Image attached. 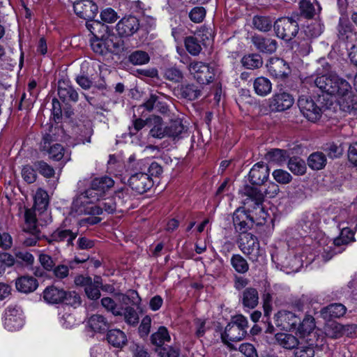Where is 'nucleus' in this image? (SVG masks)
I'll use <instances>...</instances> for the list:
<instances>
[{
  "instance_id": "53",
  "label": "nucleus",
  "mask_w": 357,
  "mask_h": 357,
  "mask_svg": "<svg viewBox=\"0 0 357 357\" xmlns=\"http://www.w3.org/2000/svg\"><path fill=\"white\" fill-rule=\"evenodd\" d=\"M164 77L165 79L173 82H180L183 78L182 72L175 67L166 69Z\"/></svg>"
},
{
  "instance_id": "4",
  "label": "nucleus",
  "mask_w": 357,
  "mask_h": 357,
  "mask_svg": "<svg viewBox=\"0 0 357 357\" xmlns=\"http://www.w3.org/2000/svg\"><path fill=\"white\" fill-rule=\"evenodd\" d=\"M248 328V321L246 317L242 314L234 316L221 334L222 342L229 344L230 342L242 340L247 334Z\"/></svg>"
},
{
  "instance_id": "2",
  "label": "nucleus",
  "mask_w": 357,
  "mask_h": 357,
  "mask_svg": "<svg viewBox=\"0 0 357 357\" xmlns=\"http://www.w3.org/2000/svg\"><path fill=\"white\" fill-rule=\"evenodd\" d=\"M280 188L278 184L271 182L268 184L264 193L261 192L257 188L247 185L244 188V195L247 198L244 200V204L252 207L253 210H259L260 213H264L262 204L264 195L269 198H273L279 193Z\"/></svg>"
},
{
  "instance_id": "32",
  "label": "nucleus",
  "mask_w": 357,
  "mask_h": 357,
  "mask_svg": "<svg viewBox=\"0 0 357 357\" xmlns=\"http://www.w3.org/2000/svg\"><path fill=\"white\" fill-rule=\"evenodd\" d=\"M77 236V233H74L70 229H58L52 234L51 241L56 242L66 241L67 245H73V242Z\"/></svg>"
},
{
  "instance_id": "57",
  "label": "nucleus",
  "mask_w": 357,
  "mask_h": 357,
  "mask_svg": "<svg viewBox=\"0 0 357 357\" xmlns=\"http://www.w3.org/2000/svg\"><path fill=\"white\" fill-rule=\"evenodd\" d=\"M272 174L274 179L281 184H287L292 179L291 174L283 169L274 170Z\"/></svg>"
},
{
  "instance_id": "33",
  "label": "nucleus",
  "mask_w": 357,
  "mask_h": 357,
  "mask_svg": "<svg viewBox=\"0 0 357 357\" xmlns=\"http://www.w3.org/2000/svg\"><path fill=\"white\" fill-rule=\"evenodd\" d=\"M350 242H345L344 238H342L341 234L337 238H335L333 241L334 248L332 249L331 247H327L326 248H324L323 252H321V257L324 261H327L330 260L333 256L338 252H340L341 250H335L336 248H339L341 245H345L349 243Z\"/></svg>"
},
{
  "instance_id": "61",
  "label": "nucleus",
  "mask_w": 357,
  "mask_h": 357,
  "mask_svg": "<svg viewBox=\"0 0 357 357\" xmlns=\"http://www.w3.org/2000/svg\"><path fill=\"white\" fill-rule=\"evenodd\" d=\"M151 319L149 316L146 315L145 316L139 325V333L141 337H144L148 336V335L150 333L151 329Z\"/></svg>"
},
{
  "instance_id": "14",
  "label": "nucleus",
  "mask_w": 357,
  "mask_h": 357,
  "mask_svg": "<svg viewBox=\"0 0 357 357\" xmlns=\"http://www.w3.org/2000/svg\"><path fill=\"white\" fill-rule=\"evenodd\" d=\"M128 182L129 186L139 194L147 192L153 185L151 176L143 172H137L131 175Z\"/></svg>"
},
{
  "instance_id": "20",
  "label": "nucleus",
  "mask_w": 357,
  "mask_h": 357,
  "mask_svg": "<svg viewBox=\"0 0 357 357\" xmlns=\"http://www.w3.org/2000/svg\"><path fill=\"white\" fill-rule=\"evenodd\" d=\"M269 168L263 162L256 163L249 172L250 181L254 185L263 184L269 176Z\"/></svg>"
},
{
  "instance_id": "64",
  "label": "nucleus",
  "mask_w": 357,
  "mask_h": 357,
  "mask_svg": "<svg viewBox=\"0 0 357 357\" xmlns=\"http://www.w3.org/2000/svg\"><path fill=\"white\" fill-rule=\"evenodd\" d=\"M300 8L307 17H312L314 15V7L309 0H302L300 2Z\"/></svg>"
},
{
  "instance_id": "29",
  "label": "nucleus",
  "mask_w": 357,
  "mask_h": 357,
  "mask_svg": "<svg viewBox=\"0 0 357 357\" xmlns=\"http://www.w3.org/2000/svg\"><path fill=\"white\" fill-rule=\"evenodd\" d=\"M107 340L109 344L116 348L123 347L127 342L126 334L119 329L108 331Z\"/></svg>"
},
{
  "instance_id": "52",
  "label": "nucleus",
  "mask_w": 357,
  "mask_h": 357,
  "mask_svg": "<svg viewBox=\"0 0 357 357\" xmlns=\"http://www.w3.org/2000/svg\"><path fill=\"white\" fill-rule=\"evenodd\" d=\"M117 203L116 200H114L112 197H108L100 201L98 205H96V207H100L101 210V214L105 211L108 213H112L116 211Z\"/></svg>"
},
{
  "instance_id": "49",
  "label": "nucleus",
  "mask_w": 357,
  "mask_h": 357,
  "mask_svg": "<svg viewBox=\"0 0 357 357\" xmlns=\"http://www.w3.org/2000/svg\"><path fill=\"white\" fill-rule=\"evenodd\" d=\"M49 204V198L47 192L43 189H38L34 196V205L39 210L47 208Z\"/></svg>"
},
{
  "instance_id": "15",
  "label": "nucleus",
  "mask_w": 357,
  "mask_h": 357,
  "mask_svg": "<svg viewBox=\"0 0 357 357\" xmlns=\"http://www.w3.org/2000/svg\"><path fill=\"white\" fill-rule=\"evenodd\" d=\"M114 181L108 176H103L94 178L89 188L87 189V194L93 197L96 200L99 201L100 198L111 188Z\"/></svg>"
},
{
  "instance_id": "44",
  "label": "nucleus",
  "mask_w": 357,
  "mask_h": 357,
  "mask_svg": "<svg viewBox=\"0 0 357 357\" xmlns=\"http://www.w3.org/2000/svg\"><path fill=\"white\" fill-rule=\"evenodd\" d=\"M253 26L262 32L270 31L273 26L272 21L268 17L256 15L252 19Z\"/></svg>"
},
{
  "instance_id": "62",
  "label": "nucleus",
  "mask_w": 357,
  "mask_h": 357,
  "mask_svg": "<svg viewBox=\"0 0 357 357\" xmlns=\"http://www.w3.org/2000/svg\"><path fill=\"white\" fill-rule=\"evenodd\" d=\"M130 351L132 357H150L146 349L141 344L133 343L130 346Z\"/></svg>"
},
{
  "instance_id": "21",
  "label": "nucleus",
  "mask_w": 357,
  "mask_h": 357,
  "mask_svg": "<svg viewBox=\"0 0 357 357\" xmlns=\"http://www.w3.org/2000/svg\"><path fill=\"white\" fill-rule=\"evenodd\" d=\"M58 96L63 102H77L78 93L68 80L58 82Z\"/></svg>"
},
{
  "instance_id": "13",
  "label": "nucleus",
  "mask_w": 357,
  "mask_h": 357,
  "mask_svg": "<svg viewBox=\"0 0 357 357\" xmlns=\"http://www.w3.org/2000/svg\"><path fill=\"white\" fill-rule=\"evenodd\" d=\"M275 325L282 330L296 329L301 318L296 314L288 310H280L274 317Z\"/></svg>"
},
{
  "instance_id": "56",
  "label": "nucleus",
  "mask_w": 357,
  "mask_h": 357,
  "mask_svg": "<svg viewBox=\"0 0 357 357\" xmlns=\"http://www.w3.org/2000/svg\"><path fill=\"white\" fill-rule=\"evenodd\" d=\"M124 319L127 324L132 326H135L139 322V317L136 310L131 307H127L123 312Z\"/></svg>"
},
{
  "instance_id": "7",
  "label": "nucleus",
  "mask_w": 357,
  "mask_h": 357,
  "mask_svg": "<svg viewBox=\"0 0 357 357\" xmlns=\"http://www.w3.org/2000/svg\"><path fill=\"white\" fill-rule=\"evenodd\" d=\"M273 28L276 36L286 41L291 40L298 32V22L292 17L279 18L274 23Z\"/></svg>"
},
{
  "instance_id": "50",
  "label": "nucleus",
  "mask_w": 357,
  "mask_h": 357,
  "mask_svg": "<svg viewBox=\"0 0 357 357\" xmlns=\"http://www.w3.org/2000/svg\"><path fill=\"white\" fill-rule=\"evenodd\" d=\"M149 54L141 50H137L132 52L129 56V61L133 65H144L149 61Z\"/></svg>"
},
{
  "instance_id": "26",
  "label": "nucleus",
  "mask_w": 357,
  "mask_h": 357,
  "mask_svg": "<svg viewBox=\"0 0 357 357\" xmlns=\"http://www.w3.org/2000/svg\"><path fill=\"white\" fill-rule=\"evenodd\" d=\"M15 287L18 291L29 294L34 291L38 287L37 280L32 276H22L16 280Z\"/></svg>"
},
{
  "instance_id": "19",
  "label": "nucleus",
  "mask_w": 357,
  "mask_h": 357,
  "mask_svg": "<svg viewBox=\"0 0 357 357\" xmlns=\"http://www.w3.org/2000/svg\"><path fill=\"white\" fill-rule=\"evenodd\" d=\"M75 13L84 19H90L96 16L98 13V6L91 0L78 1L73 3Z\"/></svg>"
},
{
  "instance_id": "12",
  "label": "nucleus",
  "mask_w": 357,
  "mask_h": 357,
  "mask_svg": "<svg viewBox=\"0 0 357 357\" xmlns=\"http://www.w3.org/2000/svg\"><path fill=\"white\" fill-rule=\"evenodd\" d=\"M139 28V22L132 15L125 16L116 24V31L121 38H126L135 34Z\"/></svg>"
},
{
  "instance_id": "46",
  "label": "nucleus",
  "mask_w": 357,
  "mask_h": 357,
  "mask_svg": "<svg viewBox=\"0 0 357 357\" xmlns=\"http://www.w3.org/2000/svg\"><path fill=\"white\" fill-rule=\"evenodd\" d=\"M187 51L192 56H197L202 51L199 40L195 36H188L184 40Z\"/></svg>"
},
{
  "instance_id": "9",
  "label": "nucleus",
  "mask_w": 357,
  "mask_h": 357,
  "mask_svg": "<svg viewBox=\"0 0 357 357\" xmlns=\"http://www.w3.org/2000/svg\"><path fill=\"white\" fill-rule=\"evenodd\" d=\"M298 106L303 115L310 121L316 122L323 113L322 107L310 96H301L298 100Z\"/></svg>"
},
{
  "instance_id": "59",
  "label": "nucleus",
  "mask_w": 357,
  "mask_h": 357,
  "mask_svg": "<svg viewBox=\"0 0 357 357\" xmlns=\"http://www.w3.org/2000/svg\"><path fill=\"white\" fill-rule=\"evenodd\" d=\"M206 15V10L203 7H195L189 13V17L195 23L203 21Z\"/></svg>"
},
{
  "instance_id": "10",
  "label": "nucleus",
  "mask_w": 357,
  "mask_h": 357,
  "mask_svg": "<svg viewBox=\"0 0 357 357\" xmlns=\"http://www.w3.org/2000/svg\"><path fill=\"white\" fill-rule=\"evenodd\" d=\"M232 220L235 230L241 234L247 233L254 224V219L250 214V208L247 211L243 207L235 210Z\"/></svg>"
},
{
  "instance_id": "23",
  "label": "nucleus",
  "mask_w": 357,
  "mask_h": 357,
  "mask_svg": "<svg viewBox=\"0 0 357 357\" xmlns=\"http://www.w3.org/2000/svg\"><path fill=\"white\" fill-rule=\"evenodd\" d=\"M163 98H166V96L160 93L151 94L149 98L142 106L149 112L155 109L161 114H166L169 109L167 105L162 100Z\"/></svg>"
},
{
  "instance_id": "3",
  "label": "nucleus",
  "mask_w": 357,
  "mask_h": 357,
  "mask_svg": "<svg viewBox=\"0 0 357 357\" xmlns=\"http://www.w3.org/2000/svg\"><path fill=\"white\" fill-rule=\"evenodd\" d=\"M43 297L50 304L65 303L75 306L81 302L79 294L75 291H66L54 285L47 287L43 292Z\"/></svg>"
},
{
  "instance_id": "31",
  "label": "nucleus",
  "mask_w": 357,
  "mask_h": 357,
  "mask_svg": "<svg viewBox=\"0 0 357 357\" xmlns=\"http://www.w3.org/2000/svg\"><path fill=\"white\" fill-rule=\"evenodd\" d=\"M259 301L258 291L252 287L246 288L242 294V303L244 307L253 309L257 304Z\"/></svg>"
},
{
  "instance_id": "8",
  "label": "nucleus",
  "mask_w": 357,
  "mask_h": 357,
  "mask_svg": "<svg viewBox=\"0 0 357 357\" xmlns=\"http://www.w3.org/2000/svg\"><path fill=\"white\" fill-rule=\"evenodd\" d=\"M240 250L252 261H257L262 255L257 238L250 233L241 234L238 240Z\"/></svg>"
},
{
  "instance_id": "48",
  "label": "nucleus",
  "mask_w": 357,
  "mask_h": 357,
  "mask_svg": "<svg viewBox=\"0 0 357 357\" xmlns=\"http://www.w3.org/2000/svg\"><path fill=\"white\" fill-rule=\"evenodd\" d=\"M24 220L26 230L31 233H36L38 231L37 220L34 211L31 209H26L24 213Z\"/></svg>"
},
{
  "instance_id": "54",
  "label": "nucleus",
  "mask_w": 357,
  "mask_h": 357,
  "mask_svg": "<svg viewBox=\"0 0 357 357\" xmlns=\"http://www.w3.org/2000/svg\"><path fill=\"white\" fill-rule=\"evenodd\" d=\"M53 275L57 280H61L66 278L70 273V267L66 264L54 266L52 269Z\"/></svg>"
},
{
  "instance_id": "18",
  "label": "nucleus",
  "mask_w": 357,
  "mask_h": 357,
  "mask_svg": "<svg viewBox=\"0 0 357 357\" xmlns=\"http://www.w3.org/2000/svg\"><path fill=\"white\" fill-rule=\"evenodd\" d=\"M294 102L293 96L286 92L274 94L269 99V107L272 111L282 112L289 109Z\"/></svg>"
},
{
  "instance_id": "43",
  "label": "nucleus",
  "mask_w": 357,
  "mask_h": 357,
  "mask_svg": "<svg viewBox=\"0 0 357 357\" xmlns=\"http://www.w3.org/2000/svg\"><path fill=\"white\" fill-rule=\"evenodd\" d=\"M231 264L238 273L243 274L248 271L249 264L246 259L241 255H233L231 257Z\"/></svg>"
},
{
  "instance_id": "16",
  "label": "nucleus",
  "mask_w": 357,
  "mask_h": 357,
  "mask_svg": "<svg viewBox=\"0 0 357 357\" xmlns=\"http://www.w3.org/2000/svg\"><path fill=\"white\" fill-rule=\"evenodd\" d=\"M266 66L269 74L276 79H284L291 72L289 64L278 57L271 58Z\"/></svg>"
},
{
  "instance_id": "34",
  "label": "nucleus",
  "mask_w": 357,
  "mask_h": 357,
  "mask_svg": "<svg viewBox=\"0 0 357 357\" xmlns=\"http://www.w3.org/2000/svg\"><path fill=\"white\" fill-rule=\"evenodd\" d=\"M110 43H112V40L108 38L105 39L96 38L91 40V47L95 53L103 55L109 51Z\"/></svg>"
},
{
  "instance_id": "17",
  "label": "nucleus",
  "mask_w": 357,
  "mask_h": 357,
  "mask_svg": "<svg viewBox=\"0 0 357 357\" xmlns=\"http://www.w3.org/2000/svg\"><path fill=\"white\" fill-rule=\"evenodd\" d=\"M53 141L54 139L51 135H45L41 142V149L48 154L50 159L59 161L64 157L65 150L59 144H52Z\"/></svg>"
},
{
  "instance_id": "37",
  "label": "nucleus",
  "mask_w": 357,
  "mask_h": 357,
  "mask_svg": "<svg viewBox=\"0 0 357 357\" xmlns=\"http://www.w3.org/2000/svg\"><path fill=\"white\" fill-rule=\"evenodd\" d=\"M315 328L314 319L311 315H306L296 326L297 331L302 337L309 335Z\"/></svg>"
},
{
  "instance_id": "25",
  "label": "nucleus",
  "mask_w": 357,
  "mask_h": 357,
  "mask_svg": "<svg viewBox=\"0 0 357 357\" xmlns=\"http://www.w3.org/2000/svg\"><path fill=\"white\" fill-rule=\"evenodd\" d=\"M87 326L95 333H103L109 328V323L102 315L96 314L88 319Z\"/></svg>"
},
{
  "instance_id": "6",
  "label": "nucleus",
  "mask_w": 357,
  "mask_h": 357,
  "mask_svg": "<svg viewBox=\"0 0 357 357\" xmlns=\"http://www.w3.org/2000/svg\"><path fill=\"white\" fill-rule=\"evenodd\" d=\"M97 200L87 194V190L77 195L71 206V213L75 215H101L100 207H96Z\"/></svg>"
},
{
  "instance_id": "55",
  "label": "nucleus",
  "mask_w": 357,
  "mask_h": 357,
  "mask_svg": "<svg viewBox=\"0 0 357 357\" xmlns=\"http://www.w3.org/2000/svg\"><path fill=\"white\" fill-rule=\"evenodd\" d=\"M100 18L105 23L112 24L119 18L117 13L112 8H106L100 13Z\"/></svg>"
},
{
  "instance_id": "27",
  "label": "nucleus",
  "mask_w": 357,
  "mask_h": 357,
  "mask_svg": "<svg viewBox=\"0 0 357 357\" xmlns=\"http://www.w3.org/2000/svg\"><path fill=\"white\" fill-rule=\"evenodd\" d=\"M347 312V307L342 303H332L322 308L320 311L321 317L325 319L340 318Z\"/></svg>"
},
{
  "instance_id": "30",
  "label": "nucleus",
  "mask_w": 357,
  "mask_h": 357,
  "mask_svg": "<svg viewBox=\"0 0 357 357\" xmlns=\"http://www.w3.org/2000/svg\"><path fill=\"white\" fill-rule=\"evenodd\" d=\"M255 93L260 96H266L272 90L271 81L265 77H257L253 82Z\"/></svg>"
},
{
  "instance_id": "63",
  "label": "nucleus",
  "mask_w": 357,
  "mask_h": 357,
  "mask_svg": "<svg viewBox=\"0 0 357 357\" xmlns=\"http://www.w3.org/2000/svg\"><path fill=\"white\" fill-rule=\"evenodd\" d=\"M238 350L245 357H258L257 350L255 347L250 343H243L239 346Z\"/></svg>"
},
{
  "instance_id": "60",
  "label": "nucleus",
  "mask_w": 357,
  "mask_h": 357,
  "mask_svg": "<svg viewBox=\"0 0 357 357\" xmlns=\"http://www.w3.org/2000/svg\"><path fill=\"white\" fill-rule=\"evenodd\" d=\"M22 176L28 183H33L37 177L36 170L29 165H26L22 168Z\"/></svg>"
},
{
  "instance_id": "38",
  "label": "nucleus",
  "mask_w": 357,
  "mask_h": 357,
  "mask_svg": "<svg viewBox=\"0 0 357 357\" xmlns=\"http://www.w3.org/2000/svg\"><path fill=\"white\" fill-rule=\"evenodd\" d=\"M171 340L170 335L166 327L160 326L158 331L151 337V343L158 347H161Z\"/></svg>"
},
{
  "instance_id": "39",
  "label": "nucleus",
  "mask_w": 357,
  "mask_h": 357,
  "mask_svg": "<svg viewBox=\"0 0 357 357\" xmlns=\"http://www.w3.org/2000/svg\"><path fill=\"white\" fill-rule=\"evenodd\" d=\"M324 331L326 337L331 339H337L342 337V325L331 321L325 324Z\"/></svg>"
},
{
  "instance_id": "41",
  "label": "nucleus",
  "mask_w": 357,
  "mask_h": 357,
  "mask_svg": "<svg viewBox=\"0 0 357 357\" xmlns=\"http://www.w3.org/2000/svg\"><path fill=\"white\" fill-rule=\"evenodd\" d=\"M266 160L268 162H272L277 164H282L284 162L289 158L287 151L282 149H275L268 151L266 154Z\"/></svg>"
},
{
  "instance_id": "1",
  "label": "nucleus",
  "mask_w": 357,
  "mask_h": 357,
  "mask_svg": "<svg viewBox=\"0 0 357 357\" xmlns=\"http://www.w3.org/2000/svg\"><path fill=\"white\" fill-rule=\"evenodd\" d=\"M323 93L333 97L341 110L351 113L357 109V95L351 84L335 73H328L314 79Z\"/></svg>"
},
{
  "instance_id": "42",
  "label": "nucleus",
  "mask_w": 357,
  "mask_h": 357,
  "mask_svg": "<svg viewBox=\"0 0 357 357\" xmlns=\"http://www.w3.org/2000/svg\"><path fill=\"white\" fill-rule=\"evenodd\" d=\"M181 95L184 98L194 100L201 96V90L194 84H188L181 87Z\"/></svg>"
},
{
  "instance_id": "36",
  "label": "nucleus",
  "mask_w": 357,
  "mask_h": 357,
  "mask_svg": "<svg viewBox=\"0 0 357 357\" xmlns=\"http://www.w3.org/2000/svg\"><path fill=\"white\" fill-rule=\"evenodd\" d=\"M185 130L183 126L180 119H176L172 121L170 123L166 126L167 137L176 139Z\"/></svg>"
},
{
  "instance_id": "28",
  "label": "nucleus",
  "mask_w": 357,
  "mask_h": 357,
  "mask_svg": "<svg viewBox=\"0 0 357 357\" xmlns=\"http://www.w3.org/2000/svg\"><path fill=\"white\" fill-rule=\"evenodd\" d=\"M276 342L286 349L291 350L299 344L298 339L294 335L285 333H278L275 335Z\"/></svg>"
},
{
  "instance_id": "51",
  "label": "nucleus",
  "mask_w": 357,
  "mask_h": 357,
  "mask_svg": "<svg viewBox=\"0 0 357 357\" xmlns=\"http://www.w3.org/2000/svg\"><path fill=\"white\" fill-rule=\"evenodd\" d=\"M34 167L40 174L47 178H51L55 174L54 168L44 161L34 162Z\"/></svg>"
},
{
  "instance_id": "35",
  "label": "nucleus",
  "mask_w": 357,
  "mask_h": 357,
  "mask_svg": "<svg viewBox=\"0 0 357 357\" xmlns=\"http://www.w3.org/2000/svg\"><path fill=\"white\" fill-rule=\"evenodd\" d=\"M102 286V280L100 277H96L93 281H91L84 289L87 297L91 300H96L100 296V289Z\"/></svg>"
},
{
  "instance_id": "58",
  "label": "nucleus",
  "mask_w": 357,
  "mask_h": 357,
  "mask_svg": "<svg viewBox=\"0 0 357 357\" xmlns=\"http://www.w3.org/2000/svg\"><path fill=\"white\" fill-rule=\"evenodd\" d=\"M324 151L330 158H336L342 154L343 149L341 146L337 145L335 143H329L326 144Z\"/></svg>"
},
{
  "instance_id": "24",
  "label": "nucleus",
  "mask_w": 357,
  "mask_h": 357,
  "mask_svg": "<svg viewBox=\"0 0 357 357\" xmlns=\"http://www.w3.org/2000/svg\"><path fill=\"white\" fill-rule=\"evenodd\" d=\"M148 125L151 127L149 135L154 138L162 139L167 137L166 126H163V121L161 117L153 116L147 119Z\"/></svg>"
},
{
  "instance_id": "40",
  "label": "nucleus",
  "mask_w": 357,
  "mask_h": 357,
  "mask_svg": "<svg viewBox=\"0 0 357 357\" xmlns=\"http://www.w3.org/2000/svg\"><path fill=\"white\" fill-rule=\"evenodd\" d=\"M307 163L311 169L319 170L325 167L326 158L323 153L315 152L309 156Z\"/></svg>"
},
{
  "instance_id": "45",
  "label": "nucleus",
  "mask_w": 357,
  "mask_h": 357,
  "mask_svg": "<svg viewBox=\"0 0 357 357\" xmlns=\"http://www.w3.org/2000/svg\"><path fill=\"white\" fill-rule=\"evenodd\" d=\"M242 64L248 69H255L260 68L263 64V61L259 54H252L243 57Z\"/></svg>"
},
{
  "instance_id": "22",
  "label": "nucleus",
  "mask_w": 357,
  "mask_h": 357,
  "mask_svg": "<svg viewBox=\"0 0 357 357\" xmlns=\"http://www.w3.org/2000/svg\"><path fill=\"white\" fill-rule=\"evenodd\" d=\"M251 41L256 49L263 53H273L278 47V43L275 40L265 38L260 35L253 36L251 38Z\"/></svg>"
},
{
  "instance_id": "5",
  "label": "nucleus",
  "mask_w": 357,
  "mask_h": 357,
  "mask_svg": "<svg viewBox=\"0 0 357 357\" xmlns=\"http://www.w3.org/2000/svg\"><path fill=\"white\" fill-rule=\"evenodd\" d=\"M188 70L193 78L200 84H209L213 82L217 73L215 66L201 61H191Z\"/></svg>"
},
{
  "instance_id": "47",
  "label": "nucleus",
  "mask_w": 357,
  "mask_h": 357,
  "mask_svg": "<svg viewBox=\"0 0 357 357\" xmlns=\"http://www.w3.org/2000/svg\"><path fill=\"white\" fill-rule=\"evenodd\" d=\"M289 169L297 175H303L306 170L305 162L299 158H291L288 162Z\"/></svg>"
},
{
  "instance_id": "11",
  "label": "nucleus",
  "mask_w": 357,
  "mask_h": 357,
  "mask_svg": "<svg viewBox=\"0 0 357 357\" xmlns=\"http://www.w3.org/2000/svg\"><path fill=\"white\" fill-rule=\"evenodd\" d=\"M24 319L22 311L17 307H8L5 312L3 325L9 331H16L22 328Z\"/></svg>"
}]
</instances>
